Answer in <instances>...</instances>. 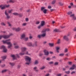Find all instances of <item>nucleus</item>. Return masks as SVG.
<instances>
[{"label":"nucleus","instance_id":"obj_1","mask_svg":"<svg viewBox=\"0 0 76 76\" xmlns=\"http://www.w3.org/2000/svg\"><path fill=\"white\" fill-rule=\"evenodd\" d=\"M10 39H8L6 40L5 41L3 40L2 41V42L4 44L6 43L7 45H9L8 46V48H10L11 47H12V44L10 42H9L10 41Z\"/></svg>","mask_w":76,"mask_h":76},{"label":"nucleus","instance_id":"obj_2","mask_svg":"<svg viewBox=\"0 0 76 76\" xmlns=\"http://www.w3.org/2000/svg\"><path fill=\"white\" fill-rule=\"evenodd\" d=\"M25 58L26 61H27V62L26 63V64L29 65V64H30V63L31 62V58L29 57L28 56H26L25 57Z\"/></svg>","mask_w":76,"mask_h":76},{"label":"nucleus","instance_id":"obj_3","mask_svg":"<svg viewBox=\"0 0 76 76\" xmlns=\"http://www.w3.org/2000/svg\"><path fill=\"white\" fill-rule=\"evenodd\" d=\"M12 34H10V35H0V39H1L2 38H3L4 39H7V38H8L10 37V36L12 35Z\"/></svg>","mask_w":76,"mask_h":76},{"label":"nucleus","instance_id":"obj_4","mask_svg":"<svg viewBox=\"0 0 76 76\" xmlns=\"http://www.w3.org/2000/svg\"><path fill=\"white\" fill-rule=\"evenodd\" d=\"M72 14V12H69L67 13V15H70V17L72 18L73 19H74V20L76 19V17L75 16V15Z\"/></svg>","mask_w":76,"mask_h":76},{"label":"nucleus","instance_id":"obj_5","mask_svg":"<svg viewBox=\"0 0 76 76\" xmlns=\"http://www.w3.org/2000/svg\"><path fill=\"white\" fill-rule=\"evenodd\" d=\"M1 48L3 49V51L4 53H7V49L6 48V47L4 46H2L1 47Z\"/></svg>","mask_w":76,"mask_h":76},{"label":"nucleus","instance_id":"obj_6","mask_svg":"<svg viewBox=\"0 0 76 76\" xmlns=\"http://www.w3.org/2000/svg\"><path fill=\"white\" fill-rule=\"evenodd\" d=\"M13 30H14V31H20L21 30V28L18 27L17 28H12Z\"/></svg>","mask_w":76,"mask_h":76},{"label":"nucleus","instance_id":"obj_7","mask_svg":"<svg viewBox=\"0 0 76 76\" xmlns=\"http://www.w3.org/2000/svg\"><path fill=\"white\" fill-rule=\"evenodd\" d=\"M5 15L7 16V19H9L10 18V16H9V14L7 12V10H6L5 12Z\"/></svg>","mask_w":76,"mask_h":76},{"label":"nucleus","instance_id":"obj_8","mask_svg":"<svg viewBox=\"0 0 76 76\" xmlns=\"http://www.w3.org/2000/svg\"><path fill=\"white\" fill-rule=\"evenodd\" d=\"M44 52L45 53V56H48V54H49V53L48 52V50H44Z\"/></svg>","mask_w":76,"mask_h":76},{"label":"nucleus","instance_id":"obj_9","mask_svg":"<svg viewBox=\"0 0 76 76\" xmlns=\"http://www.w3.org/2000/svg\"><path fill=\"white\" fill-rule=\"evenodd\" d=\"M26 36L25 33H23L21 35V38L22 39H23Z\"/></svg>","mask_w":76,"mask_h":76},{"label":"nucleus","instance_id":"obj_10","mask_svg":"<svg viewBox=\"0 0 76 76\" xmlns=\"http://www.w3.org/2000/svg\"><path fill=\"white\" fill-rule=\"evenodd\" d=\"M21 50L22 52H24L26 51V48L25 47H22L21 48Z\"/></svg>","mask_w":76,"mask_h":76},{"label":"nucleus","instance_id":"obj_11","mask_svg":"<svg viewBox=\"0 0 76 76\" xmlns=\"http://www.w3.org/2000/svg\"><path fill=\"white\" fill-rule=\"evenodd\" d=\"M6 58H7V56H3L1 57L2 61H5V60L6 59Z\"/></svg>","mask_w":76,"mask_h":76},{"label":"nucleus","instance_id":"obj_12","mask_svg":"<svg viewBox=\"0 0 76 76\" xmlns=\"http://www.w3.org/2000/svg\"><path fill=\"white\" fill-rule=\"evenodd\" d=\"M75 67H76V66H75V65L74 64L73 65L72 67H71L69 68V70H74V69H75Z\"/></svg>","mask_w":76,"mask_h":76},{"label":"nucleus","instance_id":"obj_13","mask_svg":"<svg viewBox=\"0 0 76 76\" xmlns=\"http://www.w3.org/2000/svg\"><path fill=\"white\" fill-rule=\"evenodd\" d=\"M27 45L29 47H34L33 45V44L32 43V42H29L27 43Z\"/></svg>","mask_w":76,"mask_h":76},{"label":"nucleus","instance_id":"obj_14","mask_svg":"<svg viewBox=\"0 0 76 76\" xmlns=\"http://www.w3.org/2000/svg\"><path fill=\"white\" fill-rule=\"evenodd\" d=\"M37 43H38L37 41H34V44H33V47H37Z\"/></svg>","mask_w":76,"mask_h":76},{"label":"nucleus","instance_id":"obj_15","mask_svg":"<svg viewBox=\"0 0 76 76\" xmlns=\"http://www.w3.org/2000/svg\"><path fill=\"white\" fill-rule=\"evenodd\" d=\"M0 7L1 8V9H2V10H3V9H5V5H0Z\"/></svg>","mask_w":76,"mask_h":76},{"label":"nucleus","instance_id":"obj_16","mask_svg":"<svg viewBox=\"0 0 76 76\" xmlns=\"http://www.w3.org/2000/svg\"><path fill=\"white\" fill-rule=\"evenodd\" d=\"M64 39H65L66 41H69V39L67 37V36H65L64 37Z\"/></svg>","mask_w":76,"mask_h":76},{"label":"nucleus","instance_id":"obj_17","mask_svg":"<svg viewBox=\"0 0 76 76\" xmlns=\"http://www.w3.org/2000/svg\"><path fill=\"white\" fill-rule=\"evenodd\" d=\"M33 70L35 72H38V69L37 68V66H35L33 68Z\"/></svg>","mask_w":76,"mask_h":76},{"label":"nucleus","instance_id":"obj_18","mask_svg":"<svg viewBox=\"0 0 76 76\" xmlns=\"http://www.w3.org/2000/svg\"><path fill=\"white\" fill-rule=\"evenodd\" d=\"M9 64H10V65L11 66H12V67H13L15 66V63H14L10 62Z\"/></svg>","mask_w":76,"mask_h":76},{"label":"nucleus","instance_id":"obj_19","mask_svg":"<svg viewBox=\"0 0 76 76\" xmlns=\"http://www.w3.org/2000/svg\"><path fill=\"white\" fill-rule=\"evenodd\" d=\"M42 32L44 33L42 34H41V35L42 37H45V35H46V33H45V32Z\"/></svg>","mask_w":76,"mask_h":76},{"label":"nucleus","instance_id":"obj_20","mask_svg":"<svg viewBox=\"0 0 76 76\" xmlns=\"http://www.w3.org/2000/svg\"><path fill=\"white\" fill-rule=\"evenodd\" d=\"M11 56L12 57L13 60H16V56H15V55H12Z\"/></svg>","mask_w":76,"mask_h":76},{"label":"nucleus","instance_id":"obj_21","mask_svg":"<svg viewBox=\"0 0 76 76\" xmlns=\"http://www.w3.org/2000/svg\"><path fill=\"white\" fill-rule=\"evenodd\" d=\"M25 54V52H22L19 53L20 56H23Z\"/></svg>","mask_w":76,"mask_h":76},{"label":"nucleus","instance_id":"obj_22","mask_svg":"<svg viewBox=\"0 0 76 76\" xmlns=\"http://www.w3.org/2000/svg\"><path fill=\"white\" fill-rule=\"evenodd\" d=\"M41 25L42 26H44V25H45V22L44 21H42L41 23Z\"/></svg>","mask_w":76,"mask_h":76},{"label":"nucleus","instance_id":"obj_23","mask_svg":"<svg viewBox=\"0 0 76 76\" xmlns=\"http://www.w3.org/2000/svg\"><path fill=\"white\" fill-rule=\"evenodd\" d=\"M50 31V29L49 28H48L43 31L42 32H45L46 31Z\"/></svg>","mask_w":76,"mask_h":76},{"label":"nucleus","instance_id":"obj_24","mask_svg":"<svg viewBox=\"0 0 76 76\" xmlns=\"http://www.w3.org/2000/svg\"><path fill=\"white\" fill-rule=\"evenodd\" d=\"M56 2V0H53L51 2L52 4H54Z\"/></svg>","mask_w":76,"mask_h":76},{"label":"nucleus","instance_id":"obj_25","mask_svg":"<svg viewBox=\"0 0 76 76\" xmlns=\"http://www.w3.org/2000/svg\"><path fill=\"white\" fill-rule=\"evenodd\" d=\"M7 69L3 70L1 71V72L2 73H6V72H7Z\"/></svg>","mask_w":76,"mask_h":76},{"label":"nucleus","instance_id":"obj_26","mask_svg":"<svg viewBox=\"0 0 76 76\" xmlns=\"http://www.w3.org/2000/svg\"><path fill=\"white\" fill-rule=\"evenodd\" d=\"M47 10L46 9H45L42 11V12H43L44 13L46 14V13H47Z\"/></svg>","mask_w":76,"mask_h":76},{"label":"nucleus","instance_id":"obj_27","mask_svg":"<svg viewBox=\"0 0 76 76\" xmlns=\"http://www.w3.org/2000/svg\"><path fill=\"white\" fill-rule=\"evenodd\" d=\"M56 51L57 53H59V51H58V50L60 49V47H57L56 48Z\"/></svg>","mask_w":76,"mask_h":76},{"label":"nucleus","instance_id":"obj_28","mask_svg":"<svg viewBox=\"0 0 76 76\" xmlns=\"http://www.w3.org/2000/svg\"><path fill=\"white\" fill-rule=\"evenodd\" d=\"M14 48L15 49H17L19 48V45H15V46H14Z\"/></svg>","mask_w":76,"mask_h":76},{"label":"nucleus","instance_id":"obj_29","mask_svg":"<svg viewBox=\"0 0 76 76\" xmlns=\"http://www.w3.org/2000/svg\"><path fill=\"white\" fill-rule=\"evenodd\" d=\"M23 40H24V41H27L28 40V37H25L23 39Z\"/></svg>","mask_w":76,"mask_h":76},{"label":"nucleus","instance_id":"obj_30","mask_svg":"<svg viewBox=\"0 0 76 76\" xmlns=\"http://www.w3.org/2000/svg\"><path fill=\"white\" fill-rule=\"evenodd\" d=\"M18 13L17 12H14L13 13H12V15H15V16H18Z\"/></svg>","mask_w":76,"mask_h":76},{"label":"nucleus","instance_id":"obj_31","mask_svg":"<svg viewBox=\"0 0 76 76\" xmlns=\"http://www.w3.org/2000/svg\"><path fill=\"white\" fill-rule=\"evenodd\" d=\"M45 9V7H41V10L42 11H43Z\"/></svg>","mask_w":76,"mask_h":76},{"label":"nucleus","instance_id":"obj_32","mask_svg":"<svg viewBox=\"0 0 76 76\" xmlns=\"http://www.w3.org/2000/svg\"><path fill=\"white\" fill-rule=\"evenodd\" d=\"M18 16H19V17H22V16H23V14H19L18 13Z\"/></svg>","mask_w":76,"mask_h":76},{"label":"nucleus","instance_id":"obj_33","mask_svg":"<svg viewBox=\"0 0 76 76\" xmlns=\"http://www.w3.org/2000/svg\"><path fill=\"white\" fill-rule=\"evenodd\" d=\"M54 32H59V30H58V29H55L54 30Z\"/></svg>","mask_w":76,"mask_h":76},{"label":"nucleus","instance_id":"obj_34","mask_svg":"<svg viewBox=\"0 0 76 76\" xmlns=\"http://www.w3.org/2000/svg\"><path fill=\"white\" fill-rule=\"evenodd\" d=\"M54 65H55V66H57V65H58V62H56L54 63Z\"/></svg>","mask_w":76,"mask_h":76},{"label":"nucleus","instance_id":"obj_35","mask_svg":"<svg viewBox=\"0 0 76 76\" xmlns=\"http://www.w3.org/2000/svg\"><path fill=\"white\" fill-rule=\"evenodd\" d=\"M45 68V66H42L41 68H40V70H43V69H44Z\"/></svg>","mask_w":76,"mask_h":76},{"label":"nucleus","instance_id":"obj_36","mask_svg":"<svg viewBox=\"0 0 76 76\" xmlns=\"http://www.w3.org/2000/svg\"><path fill=\"white\" fill-rule=\"evenodd\" d=\"M27 23H23L22 24V26H25L26 25V24Z\"/></svg>","mask_w":76,"mask_h":76},{"label":"nucleus","instance_id":"obj_37","mask_svg":"<svg viewBox=\"0 0 76 76\" xmlns=\"http://www.w3.org/2000/svg\"><path fill=\"white\" fill-rule=\"evenodd\" d=\"M35 64H38V61L37 60H36L34 62Z\"/></svg>","mask_w":76,"mask_h":76},{"label":"nucleus","instance_id":"obj_38","mask_svg":"<svg viewBox=\"0 0 76 76\" xmlns=\"http://www.w3.org/2000/svg\"><path fill=\"white\" fill-rule=\"evenodd\" d=\"M53 63H54V62L53 61H50L48 62L49 64H53Z\"/></svg>","mask_w":76,"mask_h":76},{"label":"nucleus","instance_id":"obj_39","mask_svg":"<svg viewBox=\"0 0 76 76\" xmlns=\"http://www.w3.org/2000/svg\"><path fill=\"white\" fill-rule=\"evenodd\" d=\"M49 44L50 47H53L54 45V44L53 43H49Z\"/></svg>","mask_w":76,"mask_h":76},{"label":"nucleus","instance_id":"obj_40","mask_svg":"<svg viewBox=\"0 0 76 76\" xmlns=\"http://www.w3.org/2000/svg\"><path fill=\"white\" fill-rule=\"evenodd\" d=\"M14 1L13 0H10L9 1V2H10V3H14Z\"/></svg>","mask_w":76,"mask_h":76},{"label":"nucleus","instance_id":"obj_41","mask_svg":"<svg viewBox=\"0 0 76 76\" xmlns=\"http://www.w3.org/2000/svg\"><path fill=\"white\" fill-rule=\"evenodd\" d=\"M41 37H42V36H41V35H39L37 36V37L39 38H41Z\"/></svg>","mask_w":76,"mask_h":76},{"label":"nucleus","instance_id":"obj_42","mask_svg":"<svg viewBox=\"0 0 76 76\" xmlns=\"http://www.w3.org/2000/svg\"><path fill=\"white\" fill-rule=\"evenodd\" d=\"M25 53V54H27V55H28V54H28V52L27 51H25L24 52Z\"/></svg>","mask_w":76,"mask_h":76},{"label":"nucleus","instance_id":"obj_43","mask_svg":"<svg viewBox=\"0 0 76 76\" xmlns=\"http://www.w3.org/2000/svg\"><path fill=\"white\" fill-rule=\"evenodd\" d=\"M64 55V53H61L59 55V56H61V57H62Z\"/></svg>","mask_w":76,"mask_h":76},{"label":"nucleus","instance_id":"obj_44","mask_svg":"<svg viewBox=\"0 0 76 76\" xmlns=\"http://www.w3.org/2000/svg\"><path fill=\"white\" fill-rule=\"evenodd\" d=\"M12 10H9L8 11L9 13H12Z\"/></svg>","mask_w":76,"mask_h":76},{"label":"nucleus","instance_id":"obj_45","mask_svg":"<svg viewBox=\"0 0 76 76\" xmlns=\"http://www.w3.org/2000/svg\"><path fill=\"white\" fill-rule=\"evenodd\" d=\"M1 25L3 26H5L6 25V24L4 23H1Z\"/></svg>","mask_w":76,"mask_h":76},{"label":"nucleus","instance_id":"obj_46","mask_svg":"<svg viewBox=\"0 0 76 76\" xmlns=\"http://www.w3.org/2000/svg\"><path fill=\"white\" fill-rule=\"evenodd\" d=\"M7 23L9 25V26H12V25H11V24H10V23H9V22H7Z\"/></svg>","mask_w":76,"mask_h":76},{"label":"nucleus","instance_id":"obj_47","mask_svg":"<svg viewBox=\"0 0 76 76\" xmlns=\"http://www.w3.org/2000/svg\"><path fill=\"white\" fill-rule=\"evenodd\" d=\"M59 4L60 5V6H63V4L61 3L60 2H59Z\"/></svg>","mask_w":76,"mask_h":76},{"label":"nucleus","instance_id":"obj_48","mask_svg":"<svg viewBox=\"0 0 76 76\" xmlns=\"http://www.w3.org/2000/svg\"><path fill=\"white\" fill-rule=\"evenodd\" d=\"M41 27H42V26L41 25H40L39 26H38L37 27V28L38 29H40V28H41Z\"/></svg>","mask_w":76,"mask_h":76},{"label":"nucleus","instance_id":"obj_49","mask_svg":"<svg viewBox=\"0 0 76 76\" xmlns=\"http://www.w3.org/2000/svg\"><path fill=\"white\" fill-rule=\"evenodd\" d=\"M60 40L58 39V40L57 44H60Z\"/></svg>","mask_w":76,"mask_h":76},{"label":"nucleus","instance_id":"obj_50","mask_svg":"<svg viewBox=\"0 0 76 76\" xmlns=\"http://www.w3.org/2000/svg\"><path fill=\"white\" fill-rule=\"evenodd\" d=\"M70 72L69 71H68L67 72V71L65 72V73L66 74H69V73H70Z\"/></svg>","mask_w":76,"mask_h":76},{"label":"nucleus","instance_id":"obj_51","mask_svg":"<svg viewBox=\"0 0 76 76\" xmlns=\"http://www.w3.org/2000/svg\"><path fill=\"white\" fill-rule=\"evenodd\" d=\"M39 23H40V22L39 21H38L36 22V24L37 25L38 24H39Z\"/></svg>","mask_w":76,"mask_h":76},{"label":"nucleus","instance_id":"obj_52","mask_svg":"<svg viewBox=\"0 0 76 76\" xmlns=\"http://www.w3.org/2000/svg\"><path fill=\"white\" fill-rule=\"evenodd\" d=\"M20 66H21L20 65H18L17 68L19 69L20 68Z\"/></svg>","mask_w":76,"mask_h":76},{"label":"nucleus","instance_id":"obj_53","mask_svg":"<svg viewBox=\"0 0 76 76\" xmlns=\"http://www.w3.org/2000/svg\"><path fill=\"white\" fill-rule=\"evenodd\" d=\"M75 71H72L71 73V75H73V73H75Z\"/></svg>","mask_w":76,"mask_h":76},{"label":"nucleus","instance_id":"obj_54","mask_svg":"<svg viewBox=\"0 0 76 76\" xmlns=\"http://www.w3.org/2000/svg\"><path fill=\"white\" fill-rule=\"evenodd\" d=\"M5 64H4L3 65H2L1 66V67H5Z\"/></svg>","mask_w":76,"mask_h":76},{"label":"nucleus","instance_id":"obj_55","mask_svg":"<svg viewBox=\"0 0 76 76\" xmlns=\"http://www.w3.org/2000/svg\"><path fill=\"white\" fill-rule=\"evenodd\" d=\"M5 6L6 7H9L10 6V5H5Z\"/></svg>","mask_w":76,"mask_h":76},{"label":"nucleus","instance_id":"obj_56","mask_svg":"<svg viewBox=\"0 0 76 76\" xmlns=\"http://www.w3.org/2000/svg\"><path fill=\"white\" fill-rule=\"evenodd\" d=\"M48 9H51V6H49L48 7Z\"/></svg>","mask_w":76,"mask_h":76},{"label":"nucleus","instance_id":"obj_57","mask_svg":"<svg viewBox=\"0 0 76 76\" xmlns=\"http://www.w3.org/2000/svg\"><path fill=\"white\" fill-rule=\"evenodd\" d=\"M57 76H61V74H59L57 75Z\"/></svg>","mask_w":76,"mask_h":76},{"label":"nucleus","instance_id":"obj_58","mask_svg":"<svg viewBox=\"0 0 76 76\" xmlns=\"http://www.w3.org/2000/svg\"><path fill=\"white\" fill-rule=\"evenodd\" d=\"M68 50H67V49H66L65 50V52H67V51Z\"/></svg>","mask_w":76,"mask_h":76},{"label":"nucleus","instance_id":"obj_59","mask_svg":"<svg viewBox=\"0 0 76 76\" xmlns=\"http://www.w3.org/2000/svg\"><path fill=\"white\" fill-rule=\"evenodd\" d=\"M13 44L14 45H17V43L16 42L14 43Z\"/></svg>","mask_w":76,"mask_h":76},{"label":"nucleus","instance_id":"obj_60","mask_svg":"<svg viewBox=\"0 0 76 76\" xmlns=\"http://www.w3.org/2000/svg\"><path fill=\"white\" fill-rule=\"evenodd\" d=\"M68 64L69 65H71V64H72V62H68Z\"/></svg>","mask_w":76,"mask_h":76},{"label":"nucleus","instance_id":"obj_61","mask_svg":"<svg viewBox=\"0 0 76 76\" xmlns=\"http://www.w3.org/2000/svg\"><path fill=\"white\" fill-rule=\"evenodd\" d=\"M43 55V54L42 53H40L39 54V56H42Z\"/></svg>","mask_w":76,"mask_h":76},{"label":"nucleus","instance_id":"obj_62","mask_svg":"<svg viewBox=\"0 0 76 76\" xmlns=\"http://www.w3.org/2000/svg\"><path fill=\"white\" fill-rule=\"evenodd\" d=\"M16 56L18 58H19V56L18 54L16 55Z\"/></svg>","mask_w":76,"mask_h":76},{"label":"nucleus","instance_id":"obj_63","mask_svg":"<svg viewBox=\"0 0 76 76\" xmlns=\"http://www.w3.org/2000/svg\"><path fill=\"white\" fill-rule=\"evenodd\" d=\"M29 38L30 39H32V36H29Z\"/></svg>","mask_w":76,"mask_h":76},{"label":"nucleus","instance_id":"obj_64","mask_svg":"<svg viewBox=\"0 0 76 76\" xmlns=\"http://www.w3.org/2000/svg\"><path fill=\"white\" fill-rule=\"evenodd\" d=\"M49 75H50V74H47L46 75H45V76H49Z\"/></svg>","mask_w":76,"mask_h":76}]
</instances>
